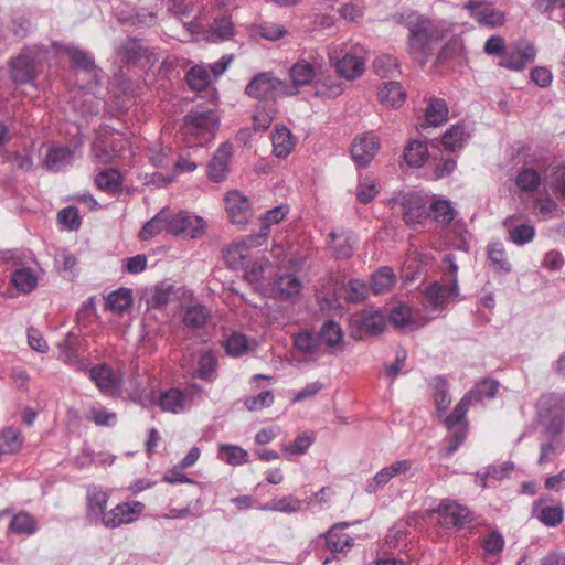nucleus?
Returning a JSON list of instances; mask_svg holds the SVG:
<instances>
[{"label": "nucleus", "mask_w": 565, "mask_h": 565, "mask_svg": "<svg viewBox=\"0 0 565 565\" xmlns=\"http://www.w3.org/2000/svg\"><path fill=\"white\" fill-rule=\"evenodd\" d=\"M168 10L174 15L188 18L193 15V20L184 22V26L191 34H199L203 32L207 41L221 43L232 40L235 35V28L233 21L227 15L215 18L206 30L200 20V14L204 8V0H167Z\"/></svg>", "instance_id": "nucleus-1"}, {"label": "nucleus", "mask_w": 565, "mask_h": 565, "mask_svg": "<svg viewBox=\"0 0 565 565\" xmlns=\"http://www.w3.org/2000/svg\"><path fill=\"white\" fill-rule=\"evenodd\" d=\"M443 279L429 284L423 292V306L431 312L422 324L437 318L450 300L459 295L458 265L454 254H446L440 264Z\"/></svg>", "instance_id": "nucleus-2"}, {"label": "nucleus", "mask_w": 565, "mask_h": 565, "mask_svg": "<svg viewBox=\"0 0 565 565\" xmlns=\"http://www.w3.org/2000/svg\"><path fill=\"white\" fill-rule=\"evenodd\" d=\"M52 65L50 46L42 44L25 46L18 56L10 60V79L15 85L34 86L36 77L44 72L46 66Z\"/></svg>", "instance_id": "nucleus-3"}, {"label": "nucleus", "mask_w": 565, "mask_h": 565, "mask_svg": "<svg viewBox=\"0 0 565 565\" xmlns=\"http://www.w3.org/2000/svg\"><path fill=\"white\" fill-rule=\"evenodd\" d=\"M408 29V47L412 54H420L425 58L431 55L435 46L441 41L443 33L433 20L423 15L411 14L405 22Z\"/></svg>", "instance_id": "nucleus-4"}, {"label": "nucleus", "mask_w": 565, "mask_h": 565, "mask_svg": "<svg viewBox=\"0 0 565 565\" xmlns=\"http://www.w3.org/2000/svg\"><path fill=\"white\" fill-rule=\"evenodd\" d=\"M540 424L550 437L559 435L565 427V393L543 394L536 403Z\"/></svg>", "instance_id": "nucleus-5"}, {"label": "nucleus", "mask_w": 565, "mask_h": 565, "mask_svg": "<svg viewBox=\"0 0 565 565\" xmlns=\"http://www.w3.org/2000/svg\"><path fill=\"white\" fill-rule=\"evenodd\" d=\"M218 126L220 118L214 110L193 109L183 118L182 134L203 146L215 137Z\"/></svg>", "instance_id": "nucleus-6"}, {"label": "nucleus", "mask_w": 565, "mask_h": 565, "mask_svg": "<svg viewBox=\"0 0 565 565\" xmlns=\"http://www.w3.org/2000/svg\"><path fill=\"white\" fill-rule=\"evenodd\" d=\"M328 55L337 72L347 79H355L365 71L364 50L360 45L344 49L332 45L329 47Z\"/></svg>", "instance_id": "nucleus-7"}, {"label": "nucleus", "mask_w": 565, "mask_h": 565, "mask_svg": "<svg viewBox=\"0 0 565 565\" xmlns=\"http://www.w3.org/2000/svg\"><path fill=\"white\" fill-rule=\"evenodd\" d=\"M50 49L53 64H57L58 58L62 55H67L70 57L72 68L86 73L96 84L100 81L103 71L95 65L94 56L89 52L74 44H63L57 42H52Z\"/></svg>", "instance_id": "nucleus-8"}, {"label": "nucleus", "mask_w": 565, "mask_h": 565, "mask_svg": "<svg viewBox=\"0 0 565 565\" xmlns=\"http://www.w3.org/2000/svg\"><path fill=\"white\" fill-rule=\"evenodd\" d=\"M289 86L286 82L279 79L273 72H260L256 74L245 87V94L248 97L263 100L275 102V99L285 94L294 95L295 92L287 90Z\"/></svg>", "instance_id": "nucleus-9"}, {"label": "nucleus", "mask_w": 565, "mask_h": 565, "mask_svg": "<svg viewBox=\"0 0 565 565\" xmlns=\"http://www.w3.org/2000/svg\"><path fill=\"white\" fill-rule=\"evenodd\" d=\"M267 237L268 226H265L262 231L232 243L223 255L226 265L232 269L246 268L249 258V250L264 245Z\"/></svg>", "instance_id": "nucleus-10"}, {"label": "nucleus", "mask_w": 565, "mask_h": 565, "mask_svg": "<svg viewBox=\"0 0 565 565\" xmlns=\"http://www.w3.org/2000/svg\"><path fill=\"white\" fill-rule=\"evenodd\" d=\"M399 205L405 224L414 230L428 222L429 196L419 191H409L401 195Z\"/></svg>", "instance_id": "nucleus-11"}, {"label": "nucleus", "mask_w": 565, "mask_h": 565, "mask_svg": "<svg viewBox=\"0 0 565 565\" xmlns=\"http://www.w3.org/2000/svg\"><path fill=\"white\" fill-rule=\"evenodd\" d=\"M205 226L203 217L180 211L168 216L167 232L174 236L196 238L203 234Z\"/></svg>", "instance_id": "nucleus-12"}, {"label": "nucleus", "mask_w": 565, "mask_h": 565, "mask_svg": "<svg viewBox=\"0 0 565 565\" xmlns=\"http://www.w3.org/2000/svg\"><path fill=\"white\" fill-rule=\"evenodd\" d=\"M322 68L323 57L318 53L309 52L290 67L289 75L295 86H307L313 83Z\"/></svg>", "instance_id": "nucleus-13"}, {"label": "nucleus", "mask_w": 565, "mask_h": 565, "mask_svg": "<svg viewBox=\"0 0 565 565\" xmlns=\"http://www.w3.org/2000/svg\"><path fill=\"white\" fill-rule=\"evenodd\" d=\"M88 377L102 394L108 397L117 396L122 386V379L113 367L106 363H98L86 369Z\"/></svg>", "instance_id": "nucleus-14"}, {"label": "nucleus", "mask_w": 565, "mask_h": 565, "mask_svg": "<svg viewBox=\"0 0 565 565\" xmlns=\"http://www.w3.org/2000/svg\"><path fill=\"white\" fill-rule=\"evenodd\" d=\"M125 145L126 141L121 137L99 135L92 145V153L97 162L107 164L120 156Z\"/></svg>", "instance_id": "nucleus-15"}, {"label": "nucleus", "mask_w": 565, "mask_h": 565, "mask_svg": "<svg viewBox=\"0 0 565 565\" xmlns=\"http://www.w3.org/2000/svg\"><path fill=\"white\" fill-rule=\"evenodd\" d=\"M142 510L143 504L139 501L119 503L107 512L103 525L108 529H116L132 523L140 516Z\"/></svg>", "instance_id": "nucleus-16"}, {"label": "nucleus", "mask_w": 565, "mask_h": 565, "mask_svg": "<svg viewBox=\"0 0 565 565\" xmlns=\"http://www.w3.org/2000/svg\"><path fill=\"white\" fill-rule=\"evenodd\" d=\"M465 7L469 10L470 17L481 25L497 28L505 22V14L500 10L493 9L488 2L469 0Z\"/></svg>", "instance_id": "nucleus-17"}, {"label": "nucleus", "mask_w": 565, "mask_h": 565, "mask_svg": "<svg viewBox=\"0 0 565 565\" xmlns=\"http://www.w3.org/2000/svg\"><path fill=\"white\" fill-rule=\"evenodd\" d=\"M233 156V146L225 141L218 146L207 164L206 173L213 182H222L226 179L228 166Z\"/></svg>", "instance_id": "nucleus-18"}, {"label": "nucleus", "mask_w": 565, "mask_h": 565, "mask_svg": "<svg viewBox=\"0 0 565 565\" xmlns=\"http://www.w3.org/2000/svg\"><path fill=\"white\" fill-rule=\"evenodd\" d=\"M507 231V239L516 246H524L535 237V227L522 221L521 216L510 215L503 221Z\"/></svg>", "instance_id": "nucleus-19"}, {"label": "nucleus", "mask_w": 565, "mask_h": 565, "mask_svg": "<svg viewBox=\"0 0 565 565\" xmlns=\"http://www.w3.org/2000/svg\"><path fill=\"white\" fill-rule=\"evenodd\" d=\"M225 210L232 223L243 225L252 217V207L248 199L238 191H231L225 195Z\"/></svg>", "instance_id": "nucleus-20"}, {"label": "nucleus", "mask_w": 565, "mask_h": 565, "mask_svg": "<svg viewBox=\"0 0 565 565\" xmlns=\"http://www.w3.org/2000/svg\"><path fill=\"white\" fill-rule=\"evenodd\" d=\"M380 149L379 138L371 134L356 137L351 145V156L360 167L367 166Z\"/></svg>", "instance_id": "nucleus-21"}, {"label": "nucleus", "mask_w": 565, "mask_h": 565, "mask_svg": "<svg viewBox=\"0 0 565 565\" xmlns=\"http://www.w3.org/2000/svg\"><path fill=\"white\" fill-rule=\"evenodd\" d=\"M536 57V49L533 44H519L512 51L503 54L499 65L512 71H522L529 64L533 63Z\"/></svg>", "instance_id": "nucleus-22"}, {"label": "nucleus", "mask_w": 565, "mask_h": 565, "mask_svg": "<svg viewBox=\"0 0 565 565\" xmlns=\"http://www.w3.org/2000/svg\"><path fill=\"white\" fill-rule=\"evenodd\" d=\"M437 513L446 527H462L470 520L467 508L449 499L440 502Z\"/></svg>", "instance_id": "nucleus-23"}, {"label": "nucleus", "mask_w": 565, "mask_h": 565, "mask_svg": "<svg viewBox=\"0 0 565 565\" xmlns=\"http://www.w3.org/2000/svg\"><path fill=\"white\" fill-rule=\"evenodd\" d=\"M109 493L99 487H88L86 492L87 518L94 523H102L108 511H106Z\"/></svg>", "instance_id": "nucleus-24"}, {"label": "nucleus", "mask_w": 565, "mask_h": 565, "mask_svg": "<svg viewBox=\"0 0 565 565\" xmlns=\"http://www.w3.org/2000/svg\"><path fill=\"white\" fill-rule=\"evenodd\" d=\"M358 239L350 231L334 232L329 234L328 245L333 256L339 259H347L353 255Z\"/></svg>", "instance_id": "nucleus-25"}, {"label": "nucleus", "mask_w": 565, "mask_h": 565, "mask_svg": "<svg viewBox=\"0 0 565 565\" xmlns=\"http://www.w3.org/2000/svg\"><path fill=\"white\" fill-rule=\"evenodd\" d=\"M153 403L164 413L182 414L188 409V398L179 388L161 392Z\"/></svg>", "instance_id": "nucleus-26"}, {"label": "nucleus", "mask_w": 565, "mask_h": 565, "mask_svg": "<svg viewBox=\"0 0 565 565\" xmlns=\"http://www.w3.org/2000/svg\"><path fill=\"white\" fill-rule=\"evenodd\" d=\"M74 151L67 146L52 145L44 158V166L49 171L58 172L72 166Z\"/></svg>", "instance_id": "nucleus-27"}, {"label": "nucleus", "mask_w": 565, "mask_h": 565, "mask_svg": "<svg viewBox=\"0 0 565 565\" xmlns=\"http://www.w3.org/2000/svg\"><path fill=\"white\" fill-rule=\"evenodd\" d=\"M457 211L452 203L446 199H430L429 198V213L428 221L431 220L438 226L449 225L456 217Z\"/></svg>", "instance_id": "nucleus-28"}, {"label": "nucleus", "mask_w": 565, "mask_h": 565, "mask_svg": "<svg viewBox=\"0 0 565 565\" xmlns=\"http://www.w3.org/2000/svg\"><path fill=\"white\" fill-rule=\"evenodd\" d=\"M429 386L433 390V397L438 417H444L450 403L449 384L443 376H435L430 380Z\"/></svg>", "instance_id": "nucleus-29"}, {"label": "nucleus", "mask_w": 565, "mask_h": 565, "mask_svg": "<svg viewBox=\"0 0 565 565\" xmlns=\"http://www.w3.org/2000/svg\"><path fill=\"white\" fill-rule=\"evenodd\" d=\"M292 343L299 353L310 359L318 356L322 349L320 337L307 330L294 334Z\"/></svg>", "instance_id": "nucleus-30"}, {"label": "nucleus", "mask_w": 565, "mask_h": 565, "mask_svg": "<svg viewBox=\"0 0 565 565\" xmlns=\"http://www.w3.org/2000/svg\"><path fill=\"white\" fill-rule=\"evenodd\" d=\"M348 523L334 524L324 535L326 546L333 553L344 552L350 548L353 544V539L342 532V529L347 527Z\"/></svg>", "instance_id": "nucleus-31"}, {"label": "nucleus", "mask_w": 565, "mask_h": 565, "mask_svg": "<svg viewBox=\"0 0 565 565\" xmlns=\"http://www.w3.org/2000/svg\"><path fill=\"white\" fill-rule=\"evenodd\" d=\"M377 97L383 106L398 108L405 102L406 94L398 82H387L379 88Z\"/></svg>", "instance_id": "nucleus-32"}, {"label": "nucleus", "mask_w": 565, "mask_h": 565, "mask_svg": "<svg viewBox=\"0 0 565 565\" xmlns=\"http://www.w3.org/2000/svg\"><path fill=\"white\" fill-rule=\"evenodd\" d=\"M564 508L562 503L548 507L532 505V515L547 527H556L564 520Z\"/></svg>", "instance_id": "nucleus-33"}, {"label": "nucleus", "mask_w": 565, "mask_h": 565, "mask_svg": "<svg viewBox=\"0 0 565 565\" xmlns=\"http://www.w3.org/2000/svg\"><path fill=\"white\" fill-rule=\"evenodd\" d=\"M273 153L277 158H286L294 149L295 142L291 131L286 126H277L271 136Z\"/></svg>", "instance_id": "nucleus-34"}, {"label": "nucleus", "mask_w": 565, "mask_h": 565, "mask_svg": "<svg viewBox=\"0 0 565 565\" xmlns=\"http://www.w3.org/2000/svg\"><path fill=\"white\" fill-rule=\"evenodd\" d=\"M470 138V131L463 124L452 125L448 128L441 139L443 145L450 151L461 149Z\"/></svg>", "instance_id": "nucleus-35"}, {"label": "nucleus", "mask_w": 565, "mask_h": 565, "mask_svg": "<svg viewBox=\"0 0 565 565\" xmlns=\"http://www.w3.org/2000/svg\"><path fill=\"white\" fill-rule=\"evenodd\" d=\"M359 324L361 330L365 333L376 335L384 330L386 318L379 309L363 310L359 319Z\"/></svg>", "instance_id": "nucleus-36"}, {"label": "nucleus", "mask_w": 565, "mask_h": 565, "mask_svg": "<svg viewBox=\"0 0 565 565\" xmlns=\"http://www.w3.org/2000/svg\"><path fill=\"white\" fill-rule=\"evenodd\" d=\"M302 508L301 501L289 494L285 497L274 498L270 501L259 505L257 509L260 511H273L281 513H296Z\"/></svg>", "instance_id": "nucleus-37"}, {"label": "nucleus", "mask_w": 565, "mask_h": 565, "mask_svg": "<svg viewBox=\"0 0 565 565\" xmlns=\"http://www.w3.org/2000/svg\"><path fill=\"white\" fill-rule=\"evenodd\" d=\"M428 157V147L425 141L412 140L404 149V160L406 164L412 168L424 166Z\"/></svg>", "instance_id": "nucleus-38"}, {"label": "nucleus", "mask_w": 565, "mask_h": 565, "mask_svg": "<svg viewBox=\"0 0 565 565\" xmlns=\"http://www.w3.org/2000/svg\"><path fill=\"white\" fill-rule=\"evenodd\" d=\"M275 285L279 297L285 300L298 296L303 286L302 281L295 274L280 275Z\"/></svg>", "instance_id": "nucleus-39"}, {"label": "nucleus", "mask_w": 565, "mask_h": 565, "mask_svg": "<svg viewBox=\"0 0 565 565\" xmlns=\"http://www.w3.org/2000/svg\"><path fill=\"white\" fill-rule=\"evenodd\" d=\"M86 89H93L90 83ZM73 108L84 117L94 116L99 113V103L96 100L93 92H82L79 96L74 97Z\"/></svg>", "instance_id": "nucleus-40"}, {"label": "nucleus", "mask_w": 565, "mask_h": 565, "mask_svg": "<svg viewBox=\"0 0 565 565\" xmlns=\"http://www.w3.org/2000/svg\"><path fill=\"white\" fill-rule=\"evenodd\" d=\"M217 457L231 466H241L248 462V452L241 446L233 444H220Z\"/></svg>", "instance_id": "nucleus-41"}, {"label": "nucleus", "mask_w": 565, "mask_h": 565, "mask_svg": "<svg viewBox=\"0 0 565 565\" xmlns=\"http://www.w3.org/2000/svg\"><path fill=\"white\" fill-rule=\"evenodd\" d=\"M11 282L19 291L28 294L38 286V275L30 267H21L12 273Z\"/></svg>", "instance_id": "nucleus-42"}, {"label": "nucleus", "mask_w": 565, "mask_h": 565, "mask_svg": "<svg viewBox=\"0 0 565 565\" xmlns=\"http://www.w3.org/2000/svg\"><path fill=\"white\" fill-rule=\"evenodd\" d=\"M449 108L443 98H430L426 108V120L430 126H440L448 120Z\"/></svg>", "instance_id": "nucleus-43"}, {"label": "nucleus", "mask_w": 565, "mask_h": 565, "mask_svg": "<svg viewBox=\"0 0 565 565\" xmlns=\"http://www.w3.org/2000/svg\"><path fill=\"white\" fill-rule=\"evenodd\" d=\"M121 174L115 168L105 169L95 178L97 188L108 193H117L121 188Z\"/></svg>", "instance_id": "nucleus-44"}, {"label": "nucleus", "mask_w": 565, "mask_h": 565, "mask_svg": "<svg viewBox=\"0 0 565 565\" xmlns=\"http://www.w3.org/2000/svg\"><path fill=\"white\" fill-rule=\"evenodd\" d=\"M316 436L312 433H301L294 441L282 445V451L287 459H291L294 456H301L307 452L310 446L315 443Z\"/></svg>", "instance_id": "nucleus-45"}, {"label": "nucleus", "mask_w": 565, "mask_h": 565, "mask_svg": "<svg viewBox=\"0 0 565 565\" xmlns=\"http://www.w3.org/2000/svg\"><path fill=\"white\" fill-rule=\"evenodd\" d=\"M488 258L497 273L508 274L511 265L507 258L505 248L502 243L495 242L488 246Z\"/></svg>", "instance_id": "nucleus-46"}, {"label": "nucleus", "mask_w": 565, "mask_h": 565, "mask_svg": "<svg viewBox=\"0 0 565 565\" xmlns=\"http://www.w3.org/2000/svg\"><path fill=\"white\" fill-rule=\"evenodd\" d=\"M118 19L121 23L125 24L136 26H152L157 23V13L154 11L140 8L128 14L121 12Z\"/></svg>", "instance_id": "nucleus-47"}, {"label": "nucleus", "mask_w": 565, "mask_h": 565, "mask_svg": "<svg viewBox=\"0 0 565 565\" xmlns=\"http://www.w3.org/2000/svg\"><path fill=\"white\" fill-rule=\"evenodd\" d=\"M132 305V291L129 288H119L111 291L106 300V308L114 312H124Z\"/></svg>", "instance_id": "nucleus-48"}, {"label": "nucleus", "mask_w": 565, "mask_h": 565, "mask_svg": "<svg viewBox=\"0 0 565 565\" xmlns=\"http://www.w3.org/2000/svg\"><path fill=\"white\" fill-rule=\"evenodd\" d=\"M395 282V275L391 267L383 266L371 276V289L380 295L390 290Z\"/></svg>", "instance_id": "nucleus-49"}, {"label": "nucleus", "mask_w": 565, "mask_h": 565, "mask_svg": "<svg viewBox=\"0 0 565 565\" xmlns=\"http://www.w3.org/2000/svg\"><path fill=\"white\" fill-rule=\"evenodd\" d=\"M472 403L475 402L468 393L462 396L451 414L444 419V424L448 430L455 429L457 425H465V423H467L466 414Z\"/></svg>", "instance_id": "nucleus-50"}, {"label": "nucleus", "mask_w": 565, "mask_h": 565, "mask_svg": "<svg viewBox=\"0 0 565 565\" xmlns=\"http://www.w3.org/2000/svg\"><path fill=\"white\" fill-rule=\"evenodd\" d=\"M86 419L94 423L96 426L114 427L117 423V414L98 404L87 411Z\"/></svg>", "instance_id": "nucleus-51"}, {"label": "nucleus", "mask_w": 565, "mask_h": 565, "mask_svg": "<svg viewBox=\"0 0 565 565\" xmlns=\"http://www.w3.org/2000/svg\"><path fill=\"white\" fill-rule=\"evenodd\" d=\"M174 292V286L168 281H161L153 288L150 294L147 305L153 309H160L164 307Z\"/></svg>", "instance_id": "nucleus-52"}, {"label": "nucleus", "mask_w": 565, "mask_h": 565, "mask_svg": "<svg viewBox=\"0 0 565 565\" xmlns=\"http://www.w3.org/2000/svg\"><path fill=\"white\" fill-rule=\"evenodd\" d=\"M499 383L492 379H483L479 381L468 394L475 403L491 399L498 393Z\"/></svg>", "instance_id": "nucleus-53"}, {"label": "nucleus", "mask_w": 565, "mask_h": 565, "mask_svg": "<svg viewBox=\"0 0 565 565\" xmlns=\"http://www.w3.org/2000/svg\"><path fill=\"white\" fill-rule=\"evenodd\" d=\"M217 360L211 351L203 352L198 362L195 375L203 381H213L216 374Z\"/></svg>", "instance_id": "nucleus-54"}, {"label": "nucleus", "mask_w": 565, "mask_h": 565, "mask_svg": "<svg viewBox=\"0 0 565 565\" xmlns=\"http://www.w3.org/2000/svg\"><path fill=\"white\" fill-rule=\"evenodd\" d=\"M318 335L321 339V344L324 343L328 348H334L343 341V332L341 327L333 320H327Z\"/></svg>", "instance_id": "nucleus-55"}, {"label": "nucleus", "mask_w": 565, "mask_h": 565, "mask_svg": "<svg viewBox=\"0 0 565 565\" xmlns=\"http://www.w3.org/2000/svg\"><path fill=\"white\" fill-rule=\"evenodd\" d=\"M185 79L191 89L198 92L205 89L211 82L209 70L204 65L191 67L185 74Z\"/></svg>", "instance_id": "nucleus-56"}, {"label": "nucleus", "mask_w": 565, "mask_h": 565, "mask_svg": "<svg viewBox=\"0 0 565 565\" xmlns=\"http://www.w3.org/2000/svg\"><path fill=\"white\" fill-rule=\"evenodd\" d=\"M22 445V437L18 429L9 427L0 431V457L18 451Z\"/></svg>", "instance_id": "nucleus-57"}, {"label": "nucleus", "mask_w": 565, "mask_h": 565, "mask_svg": "<svg viewBox=\"0 0 565 565\" xmlns=\"http://www.w3.org/2000/svg\"><path fill=\"white\" fill-rule=\"evenodd\" d=\"M9 530L15 534L31 535L36 530V522L31 514L20 512L12 516Z\"/></svg>", "instance_id": "nucleus-58"}, {"label": "nucleus", "mask_w": 565, "mask_h": 565, "mask_svg": "<svg viewBox=\"0 0 565 565\" xmlns=\"http://www.w3.org/2000/svg\"><path fill=\"white\" fill-rule=\"evenodd\" d=\"M374 71L382 77L394 76L401 73L399 62L396 56L382 54L373 62Z\"/></svg>", "instance_id": "nucleus-59"}, {"label": "nucleus", "mask_w": 565, "mask_h": 565, "mask_svg": "<svg viewBox=\"0 0 565 565\" xmlns=\"http://www.w3.org/2000/svg\"><path fill=\"white\" fill-rule=\"evenodd\" d=\"M167 222L168 215L162 210L142 226L139 237L142 241H148L161 233L163 230L167 231Z\"/></svg>", "instance_id": "nucleus-60"}, {"label": "nucleus", "mask_w": 565, "mask_h": 565, "mask_svg": "<svg viewBox=\"0 0 565 565\" xmlns=\"http://www.w3.org/2000/svg\"><path fill=\"white\" fill-rule=\"evenodd\" d=\"M344 300L349 303H359L363 301L369 292L367 285L360 279H350L343 288Z\"/></svg>", "instance_id": "nucleus-61"}, {"label": "nucleus", "mask_w": 565, "mask_h": 565, "mask_svg": "<svg viewBox=\"0 0 565 565\" xmlns=\"http://www.w3.org/2000/svg\"><path fill=\"white\" fill-rule=\"evenodd\" d=\"M145 53L141 42L137 39H127L117 50L118 56L126 63L138 61Z\"/></svg>", "instance_id": "nucleus-62"}, {"label": "nucleus", "mask_w": 565, "mask_h": 565, "mask_svg": "<svg viewBox=\"0 0 565 565\" xmlns=\"http://www.w3.org/2000/svg\"><path fill=\"white\" fill-rule=\"evenodd\" d=\"M515 184L523 192H533L541 184V175L532 168L522 169L515 178Z\"/></svg>", "instance_id": "nucleus-63"}, {"label": "nucleus", "mask_w": 565, "mask_h": 565, "mask_svg": "<svg viewBox=\"0 0 565 565\" xmlns=\"http://www.w3.org/2000/svg\"><path fill=\"white\" fill-rule=\"evenodd\" d=\"M224 350L227 355L232 358H239L248 350V341L243 333H232L223 343Z\"/></svg>", "instance_id": "nucleus-64"}]
</instances>
